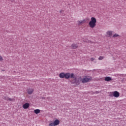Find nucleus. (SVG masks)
Here are the masks:
<instances>
[{"mask_svg": "<svg viewBox=\"0 0 126 126\" xmlns=\"http://www.w3.org/2000/svg\"><path fill=\"white\" fill-rule=\"evenodd\" d=\"M91 79H92V78L91 77H85L82 80V82L83 83H87V82H89L90 81H91Z\"/></svg>", "mask_w": 126, "mask_h": 126, "instance_id": "obj_2", "label": "nucleus"}, {"mask_svg": "<svg viewBox=\"0 0 126 126\" xmlns=\"http://www.w3.org/2000/svg\"><path fill=\"white\" fill-rule=\"evenodd\" d=\"M34 91V90H33V89H30L28 90V94H29V95H31V94H32V93H33V92Z\"/></svg>", "mask_w": 126, "mask_h": 126, "instance_id": "obj_8", "label": "nucleus"}, {"mask_svg": "<svg viewBox=\"0 0 126 126\" xmlns=\"http://www.w3.org/2000/svg\"><path fill=\"white\" fill-rule=\"evenodd\" d=\"M114 93V97H115V98H118L119 97H120V93H119V92L118 91H115L114 92H113Z\"/></svg>", "mask_w": 126, "mask_h": 126, "instance_id": "obj_4", "label": "nucleus"}, {"mask_svg": "<svg viewBox=\"0 0 126 126\" xmlns=\"http://www.w3.org/2000/svg\"><path fill=\"white\" fill-rule=\"evenodd\" d=\"M106 34L108 37H111L112 36V31H108L107 32Z\"/></svg>", "mask_w": 126, "mask_h": 126, "instance_id": "obj_10", "label": "nucleus"}, {"mask_svg": "<svg viewBox=\"0 0 126 126\" xmlns=\"http://www.w3.org/2000/svg\"><path fill=\"white\" fill-rule=\"evenodd\" d=\"M49 126H56L55 125L54 123L52 122V123L49 124Z\"/></svg>", "mask_w": 126, "mask_h": 126, "instance_id": "obj_18", "label": "nucleus"}, {"mask_svg": "<svg viewBox=\"0 0 126 126\" xmlns=\"http://www.w3.org/2000/svg\"><path fill=\"white\" fill-rule=\"evenodd\" d=\"M62 11H63V10H60V13H62Z\"/></svg>", "mask_w": 126, "mask_h": 126, "instance_id": "obj_22", "label": "nucleus"}, {"mask_svg": "<svg viewBox=\"0 0 126 126\" xmlns=\"http://www.w3.org/2000/svg\"><path fill=\"white\" fill-rule=\"evenodd\" d=\"M71 47L72 49H76V48H77L78 46L76 45V44H72Z\"/></svg>", "mask_w": 126, "mask_h": 126, "instance_id": "obj_14", "label": "nucleus"}, {"mask_svg": "<svg viewBox=\"0 0 126 126\" xmlns=\"http://www.w3.org/2000/svg\"><path fill=\"white\" fill-rule=\"evenodd\" d=\"M96 22L97 21L96 20V18L94 17H92L91 19V21L89 23V25L91 28H94L96 26Z\"/></svg>", "mask_w": 126, "mask_h": 126, "instance_id": "obj_1", "label": "nucleus"}, {"mask_svg": "<svg viewBox=\"0 0 126 126\" xmlns=\"http://www.w3.org/2000/svg\"><path fill=\"white\" fill-rule=\"evenodd\" d=\"M104 80L105 81H111V80H112V78H111V77H106Z\"/></svg>", "mask_w": 126, "mask_h": 126, "instance_id": "obj_11", "label": "nucleus"}, {"mask_svg": "<svg viewBox=\"0 0 126 126\" xmlns=\"http://www.w3.org/2000/svg\"><path fill=\"white\" fill-rule=\"evenodd\" d=\"M119 75H121V74H119Z\"/></svg>", "mask_w": 126, "mask_h": 126, "instance_id": "obj_23", "label": "nucleus"}, {"mask_svg": "<svg viewBox=\"0 0 126 126\" xmlns=\"http://www.w3.org/2000/svg\"><path fill=\"white\" fill-rule=\"evenodd\" d=\"M0 61H3V59H2V57H1L0 55Z\"/></svg>", "mask_w": 126, "mask_h": 126, "instance_id": "obj_20", "label": "nucleus"}, {"mask_svg": "<svg viewBox=\"0 0 126 126\" xmlns=\"http://www.w3.org/2000/svg\"><path fill=\"white\" fill-rule=\"evenodd\" d=\"M95 59L93 58L91 59V60L92 61V62H93V61H94Z\"/></svg>", "mask_w": 126, "mask_h": 126, "instance_id": "obj_21", "label": "nucleus"}, {"mask_svg": "<svg viewBox=\"0 0 126 126\" xmlns=\"http://www.w3.org/2000/svg\"><path fill=\"white\" fill-rule=\"evenodd\" d=\"M53 124H54V125L56 126H58L59 125H60V120L57 119L55 121H54V122H53Z\"/></svg>", "mask_w": 126, "mask_h": 126, "instance_id": "obj_7", "label": "nucleus"}, {"mask_svg": "<svg viewBox=\"0 0 126 126\" xmlns=\"http://www.w3.org/2000/svg\"><path fill=\"white\" fill-rule=\"evenodd\" d=\"M34 112L35 114H36V115H38L40 113V110L39 109H35L34 110Z\"/></svg>", "mask_w": 126, "mask_h": 126, "instance_id": "obj_15", "label": "nucleus"}, {"mask_svg": "<svg viewBox=\"0 0 126 126\" xmlns=\"http://www.w3.org/2000/svg\"><path fill=\"white\" fill-rule=\"evenodd\" d=\"M29 106H30L29 103H26L23 105V107L24 108V109H28V108H29Z\"/></svg>", "mask_w": 126, "mask_h": 126, "instance_id": "obj_5", "label": "nucleus"}, {"mask_svg": "<svg viewBox=\"0 0 126 126\" xmlns=\"http://www.w3.org/2000/svg\"><path fill=\"white\" fill-rule=\"evenodd\" d=\"M3 99H4V100H6V101H10V102H13L14 101V99L10 98L7 96H3Z\"/></svg>", "mask_w": 126, "mask_h": 126, "instance_id": "obj_3", "label": "nucleus"}, {"mask_svg": "<svg viewBox=\"0 0 126 126\" xmlns=\"http://www.w3.org/2000/svg\"><path fill=\"white\" fill-rule=\"evenodd\" d=\"M120 35L118 33H115L113 35V38H116V37H119Z\"/></svg>", "mask_w": 126, "mask_h": 126, "instance_id": "obj_16", "label": "nucleus"}, {"mask_svg": "<svg viewBox=\"0 0 126 126\" xmlns=\"http://www.w3.org/2000/svg\"><path fill=\"white\" fill-rule=\"evenodd\" d=\"M103 59H104V57H102V56H100L99 58H98V60L99 61H102V60H103Z\"/></svg>", "mask_w": 126, "mask_h": 126, "instance_id": "obj_17", "label": "nucleus"}, {"mask_svg": "<svg viewBox=\"0 0 126 126\" xmlns=\"http://www.w3.org/2000/svg\"><path fill=\"white\" fill-rule=\"evenodd\" d=\"M78 23H79V25H81V24H84L85 23V20H81V21H78Z\"/></svg>", "mask_w": 126, "mask_h": 126, "instance_id": "obj_12", "label": "nucleus"}, {"mask_svg": "<svg viewBox=\"0 0 126 126\" xmlns=\"http://www.w3.org/2000/svg\"><path fill=\"white\" fill-rule=\"evenodd\" d=\"M65 73L63 72L61 73L60 74V78H64Z\"/></svg>", "mask_w": 126, "mask_h": 126, "instance_id": "obj_13", "label": "nucleus"}, {"mask_svg": "<svg viewBox=\"0 0 126 126\" xmlns=\"http://www.w3.org/2000/svg\"><path fill=\"white\" fill-rule=\"evenodd\" d=\"M70 77V73H65L64 78L66 79H68Z\"/></svg>", "mask_w": 126, "mask_h": 126, "instance_id": "obj_6", "label": "nucleus"}, {"mask_svg": "<svg viewBox=\"0 0 126 126\" xmlns=\"http://www.w3.org/2000/svg\"><path fill=\"white\" fill-rule=\"evenodd\" d=\"M70 78H75V79H76V77L75 76L74 73H70Z\"/></svg>", "mask_w": 126, "mask_h": 126, "instance_id": "obj_9", "label": "nucleus"}, {"mask_svg": "<svg viewBox=\"0 0 126 126\" xmlns=\"http://www.w3.org/2000/svg\"><path fill=\"white\" fill-rule=\"evenodd\" d=\"M110 97H114V92H112V93H110Z\"/></svg>", "mask_w": 126, "mask_h": 126, "instance_id": "obj_19", "label": "nucleus"}]
</instances>
